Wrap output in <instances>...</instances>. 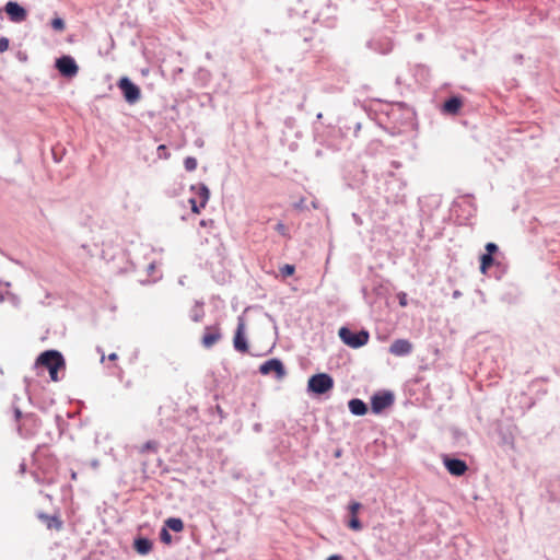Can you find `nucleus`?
Returning <instances> with one entry per match:
<instances>
[{
    "label": "nucleus",
    "mask_w": 560,
    "mask_h": 560,
    "mask_svg": "<svg viewBox=\"0 0 560 560\" xmlns=\"http://www.w3.org/2000/svg\"><path fill=\"white\" fill-rule=\"evenodd\" d=\"M334 387V380L326 373H318L308 378L307 390L316 395H323Z\"/></svg>",
    "instance_id": "nucleus-3"
},
{
    "label": "nucleus",
    "mask_w": 560,
    "mask_h": 560,
    "mask_svg": "<svg viewBox=\"0 0 560 560\" xmlns=\"http://www.w3.org/2000/svg\"><path fill=\"white\" fill-rule=\"evenodd\" d=\"M203 317V310L201 305L196 304L190 311V318L194 322H200Z\"/></svg>",
    "instance_id": "nucleus-21"
},
{
    "label": "nucleus",
    "mask_w": 560,
    "mask_h": 560,
    "mask_svg": "<svg viewBox=\"0 0 560 560\" xmlns=\"http://www.w3.org/2000/svg\"><path fill=\"white\" fill-rule=\"evenodd\" d=\"M480 271L486 273L488 268L493 264L494 259L490 254H483L480 259Z\"/></svg>",
    "instance_id": "nucleus-20"
},
{
    "label": "nucleus",
    "mask_w": 560,
    "mask_h": 560,
    "mask_svg": "<svg viewBox=\"0 0 560 560\" xmlns=\"http://www.w3.org/2000/svg\"><path fill=\"white\" fill-rule=\"evenodd\" d=\"M155 266L154 264H150L148 269H149V272H152L154 270Z\"/></svg>",
    "instance_id": "nucleus-36"
},
{
    "label": "nucleus",
    "mask_w": 560,
    "mask_h": 560,
    "mask_svg": "<svg viewBox=\"0 0 560 560\" xmlns=\"http://www.w3.org/2000/svg\"><path fill=\"white\" fill-rule=\"evenodd\" d=\"M443 463L448 472L453 476H463L468 469L466 463L462 459L444 456Z\"/></svg>",
    "instance_id": "nucleus-9"
},
{
    "label": "nucleus",
    "mask_w": 560,
    "mask_h": 560,
    "mask_svg": "<svg viewBox=\"0 0 560 560\" xmlns=\"http://www.w3.org/2000/svg\"><path fill=\"white\" fill-rule=\"evenodd\" d=\"M56 68L67 78L77 75L79 67L71 56H62L56 60Z\"/></svg>",
    "instance_id": "nucleus-5"
},
{
    "label": "nucleus",
    "mask_w": 560,
    "mask_h": 560,
    "mask_svg": "<svg viewBox=\"0 0 560 560\" xmlns=\"http://www.w3.org/2000/svg\"><path fill=\"white\" fill-rule=\"evenodd\" d=\"M276 231H277L279 234L283 235V236H287V235H288V229H287V226H285L283 223H281V222H279V223L276 225Z\"/></svg>",
    "instance_id": "nucleus-28"
},
{
    "label": "nucleus",
    "mask_w": 560,
    "mask_h": 560,
    "mask_svg": "<svg viewBox=\"0 0 560 560\" xmlns=\"http://www.w3.org/2000/svg\"><path fill=\"white\" fill-rule=\"evenodd\" d=\"M51 27L57 32H62L66 28L65 21L61 18H55L51 20Z\"/></svg>",
    "instance_id": "nucleus-22"
},
{
    "label": "nucleus",
    "mask_w": 560,
    "mask_h": 560,
    "mask_svg": "<svg viewBox=\"0 0 560 560\" xmlns=\"http://www.w3.org/2000/svg\"><path fill=\"white\" fill-rule=\"evenodd\" d=\"M411 351L412 345L407 339H397L389 347V352L396 357L408 355Z\"/></svg>",
    "instance_id": "nucleus-11"
},
{
    "label": "nucleus",
    "mask_w": 560,
    "mask_h": 560,
    "mask_svg": "<svg viewBox=\"0 0 560 560\" xmlns=\"http://www.w3.org/2000/svg\"><path fill=\"white\" fill-rule=\"evenodd\" d=\"M118 86L121 90L125 100L129 104H133L140 98V89L133 84L128 78H121L118 82Z\"/></svg>",
    "instance_id": "nucleus-4"
},
{
    "label": "nucleus",
    "mask_w": 560,
    "mask_h": 560,
    "mask_svg": "<svg viewBox=\"0 0 560 560\" xmlns=\"http://www.w3.org/2000/svg\"><path fill=\"white\" fill-rule=\"evenodd\" d=\"M361 508L362 505L359 502H351L348 506V511L350 513L348 527L354 532H360L363 528L362 523L358 518V513Z\"/></svg>",
    "instance_id": "nucleus-12"
},
{
    "label": "nucleus",
    "mask_w": 560,
    "mask_h": 560,
    "mask_svg": "<svg viewBox=\"0 0 560 560\" xmlns=\"http://www.w3.org/2000/svg\"><path fill=\"white\" fill-rule=\"evenodd\" d=\"M453 296H454V298H459V296H460V292H459V291H455V292L453 293Z\"/></svg>",
    "instance_id": "nucleus-37"
},
{
    "label": "nucleus",
    "mask_w": 560,
    "mask_h": 560,
    "mask_svg": "<svg viewBox=\"0 0 560 560\" xmlns=\"http://www.w3.org/2000/svg\"><path fill=\"white\" fill-rule=\"evenodd\" d=\"M160 537H161V540L165 544H171L172 541V536L171 534L168 533L167 528L166 527H163L162 530H161V534H160Z\"/></svg>",
    "instance_id": "nucleus-25"
},
{
    "label": "nucleus",
    "mask_w": 560,
    "mask_h": 560,
    "mask_svg": "<svg viewBox=\"0 0 560 560\" xmlns=\"http://www.w3.org/2000/svg\"><path fill=\"white\" fill-rule=\"evenodd\" d=\"M165 527L173 532L179 533L184 528V523L180 518L170 517L165 521Z\"/></svg>",
    "instance_id": "nucleus-18"
},
{
    "label": "nucleus",
    "mask_w": 560,
    "mask_h": 560,
    "mask_svg": "<svg viewBox=\"0 0 560 560\" xmlns=\"http://www.w3.org/2000/svg\"><path fill=\"white\" fill-rule=\"evenodd\" d=\"M15 416L19 418L21 416V411L19 409L15 410Z\"/></svg>",
    "instance_id": "nucleus-38"
},
{
    "label": "nucleus",
    "mask_w": 560,
    "mask_h": 560,
    "mask_svg": "<svg viewBox=\"0 0 560 560\" xmlns=\"http://www.w3.org/2000/svg\"><path fill=\"white\" fill-rule=\"evenodd\" d=\"M349 410L354 416H364L368 412L365 402L359 398H353L348 402Z\"/></svg>",
    "instance_id": "nucleus-14"
},
{
    "label": "nucleus",
    "mask_w": 560,
    "mask_h": 560,
    "mask_svg": "<svg viewBox=\"0 0 560 560\" xmlns=\"http://www.w3.org/2000/svg\"><path fill=\"white\" fill-rule=\"evenodd\" d=\"M37 364L47 368L50 378L57 382L58 370L65 365V361L60 352L56 350H48L38 357Z\"/></svg>",
    "instance_id": "nucleus-1"
},
{
    "label": "nucleus",
    "mask_w": 560,
    "mask_h": 560,
    "mask_svg": "<svg viewBox=\"0 0 560 560\" xmlns=\"http://www.w3.org/2000/svg\"><path fill=\"white\" fill-rule=\"evenodd\" d=\"M370 45L374 50L378 51L380 54H387L392 50V47H393V45L389 40H386L384 44H380V45H378V42L372 40L370 43Z\"/></svg>",
    "instance_id": "nucleus-19"
},
{
    "label": "nucleus",
    "mask_w": 560,
    "mask_h": 560,
    "mask_svg": "<svg viewBox=\"0 0 560 560\" xmlns=\"http://www.w3.org/2000/svg\"><path fill=\"white\" fill-rule=\"evenodd\" d=\"M9 48V39L7 37L0 38V52L8 50Z\"/></svg>",
    "instance_id": "nucleus-29"
},
{
    "label": "nucleus",
    "mask_w": 560,
    "mask_h": 560,
    "mask_svg": "<svg viewBox=\"0 0 560 560\" xmlns=\"http://www.w3.org/2000/svg\"><path fill=\"white\" fill-rule=\"evenodd\" d=\"M71 478H72V479H75V478H77V474H75V472H72Z\"/></svg>",
    "instance_id": "nucleus-40"
},
{
    "label": "nucleus",
    "mask_w": 560,
    "mask_h": 560,
    "mask_svg": "<svg viewBox=\"0 0 560 560\" xmlns=\"http://www.w3.org/2000/svg\"><path fill=\"white\" fill-rule=\"evenodd\" d=\"M184 166L186 171L192 172L197 168V160L192 156H188L184 161Z\"/></svg>",
    "instance_id": "nucleus-23"
},
{
    "label": "nucleus",
    "mask_w": 560,
    "mask_h": 560,
    "mask_svg": "<svg viewBox=\"0 0 560 560\" xmlns=\"http://www.w3.org/2000/svg\"><path fill=\"white\" fill-rule=\"evenodd\" d=\"M322 116H323V115H322V113H319V114L317 115V118H318V119H320V118H322Z\"/></svg>",
    "instance_id": "nucleus-41"
},
{
    "label": "nucleus",
    "mask_w": 560,
    "mask_h": 560,
    "mask_svg": "<svg viewBox=\"0 0 560 560\" xmlns=\"http://www.w3.org/2000/svg\"><path fill=\"white\" fill-rule=\"evenodd\" d=\"M191 189L196 190V194L200 201V207H206V205L209 200V197H210V191H209L208 187L203 184H200L198 186H192Z\"/></svg>",
    "instance_id": "nucleus-15"
},
{
    "label": "nucleus",
    "mask_w": 560,
    "mask_h": 560,
    "mask_svg": "<svg viewBox=\"0 0 560 560\" xmlns=\"http://www.w3.org/2000/svg\"><path fill=\"white\" fill-rule=\"evenodd\" d=\"M338 335L345 345L353 349H358L366 345L370 337L366 330L355 332L347 327H341Z\"/></svg>",
    "instance_id": "nucleus-2"
},
{
    "label": "nucleus",
    "mask_w": 560,
    "mask_h": 560,
    "mask_svg": "<svg viewBox=\"0 0 560 560\" xmlns=\"http://www.w3.org/2000/svg\"><path fill=\"white\" fill-rule=\"evenodd\" d=\"M108 359H109L110 361H115V360L117 359V354H116V353H110V354L108 355Z\"/></svg>",
    "instance_id": "nucleus-34"
},
{
    "label": "nucleus",
    "mask_w": 560,
    "mask_h": 560,
    "mask_svg": "<svg viewBox=\"0 0 560 560\" xmlns=\"http://www.w3.org/2000/svg\"><path fill=\"white\" fill-rule=\"evenodd\" d=\"M486 250H487L486 254L492 255L493 253H495L498 250V246L494 243H488L486 245Z\"/></svg>",
    "instance_id": "nucleus-30"
},
{
    "label": "nucleus",
    "mask_w": 560,
    "mask_h": 560,
    "mask_svg": "<svg viewBox=\"0 0 560 560\" xmlns=\"http://www.w3.org/2000/svg\"><path fill=\"white\" fill-rule=\"evenodd\" d=\"M52 523L55 524L56 527H60V522L55 517L49 518L48 527H51Z\"/></svg>",
    "instance_id": "nucleus-31"
},
{
    "label": "nucleus",
    "mask_w": 560,
    "mask_h": 560,
    "mask_svg": "<svg viewBox=\"0 0 560 560\" xmlns=\"http://www.w3.org/2000/svg\"><path fill=\"white\" fill-rule=\"evenodd\" d=\"M294 270H295V267L293 265L287 264L283 267H281L280 272L283 277H289L294 273Z\"/></svg>",
    "instance_id": "nucleus-24"
},
{
    "label": "nucleus",
    "mask_w": 560,
    "mask_h": 560,
    "mask_svg": "<svg viewBox=\"0 0 560 560\" xmlns=\"http://www.w3.org/2000/svg\"><path fill=\"white\" fill-rule=\"evenodd\" d=\"M259 372L264 375L275 373L278 380L285 375L284 366L278 359H270L259 366Z\"/></svg>",
    "instance_id": "nucleus-8"
},
{
    "label": "nucleus",
    "mask_w": 560,
    "mask_h": 560,
    "mask_svg": "<svg viewBox=\"0 0 560 560\" xmlns=\"http://www.w3.org/2000/svg\"><path fill=\"white\" fill-rule=\"evenodd\" d=\"M104 360H105V357H104V354H102L101 361L104 362Z\"/></svg>",
    "instance_id": "nucleus-42"
},
{
    "label": "nucleus",
    "mask_w": 560,
    "mask_h": 560,
    "mask_svg": "<svg viewBox=\"0 0 560 560\" xmlns=\"http://www.w3.org/2000/svg\"><path fill=\"white\" fill-rule=\"evenodd\" d=\"M394 402V396L389 392L375 394L371 399L372 411L380 413Z\"/></svg>",
    "instance_id": "nucleus-6"
},
{
    "label": "nucleus",
    "mask_w": 560,
    "mask_h": 560,
    "mask_svg": "<svg viewBox=\"0 0 560 560\" xmlns=\"http://www.w3.org/2000/svg\"><path fill=\"white\" fill-rule=\"evenodd\" d=\"M189 203H190V206H191V211H192L194 213H199V212H200V210L203 208V207H200V202H199V203H197V200H196V199H194V198H190V199H189Z\"/></svg>",
    "instance_id": "nucleus-27"
},
{
    "label": "nucleus",
    "mask_w": 560,
    "mask_h": 560,
    "mask_svg": "<svg viewBox=\"0 0 560 560\" xmlns=\"http://www.w3.org/2000/svg\"><path fill=\"white\" fill-rule=\"evenodd\" d=\"M156 152H158V156L160 159H167L170 155L167 148L164 144L159 145L156 149Z\"/></svg>",
    "instance_id": "nucleus-26"
},
{
    "label": "nucleus",
    "mask_w": 560,
    "mask_h": 560,
    "mask_svg": "<svg viewBox=\"0 0 560 560\" xmlns=\"http://www.w3.org/2000/svg\"><path fill=\"white\" fill-rule=\"evenodd\" d=\"M462 106V101L458 97H451L444 103V110L450 114H456Z\"/></svg>",
    "instance_id": "nucleus-17"
},
{
    "label": "nucleus",
    "mask_w": 560,
    "mask_h": 560,
    "mask_svg": "<svg viewBox=\"0 0 560 560\" xmlns=\"http://www.w3.org/2000/svg\"><path fill=\"white\" fill-rule=\"evenodd\" d=\"M221 338V334L215 327H207L206 332L202 337V345L205 348H211Z\"/></svg>",
    "instance_id": "nucleus-13"
},
{
    "label": "nucleus",
    "mask_w": 560,
    "mask_h": 560,
    "mask_svg": "<svg viewBox=\"0 0 560 560\" xmlns=\"http://www.w3.org/2000/svg\"><path fill=\"white\" fill-rule=\"evenodd\" d=\"M4 11L9 15L10 21L13 23H21L27 18L26 10L15 1L7 2Z\"/></svg>",
    "instance_id": "nucleus-7"
},
{
    "label": "nucleus",
    "mask_w": 560,
    "mask_h": 560,
    "mask_svg": "<svg viewBox=\"0 0 560 560\" xmlns=\"http://www.w3.org/2000/svg\"><path fill=\"white\" fill-rule=\"evenodd\" d=\"M233 345L236 351L244 353L248 350L247 340L245 338V324L241 318L234 336Z\"/></svg>",
    "instance_id": "nucleus-10"
},
{
    "label": "nucleus",
    "mask_w": 560,
    "mask_h": 560,
    "mask_svg": "<svg viewBox=\"0 0 560 560\" xmlns=\"http://www.w3.org/2000/svg\"><path fill=\"white\" fill-rule=\"evenodd\" d=\"M354 221L358 223V224H361V219L359 215H357L355 213L352 214Z\"/></svg>",
    "instance_id": "nucleus-33"
},
{
    "label": "nucleus",
    "mask_w": 560,
    "mask_h": 560,
    "mask_svg": "<svg viewBox=\"0 0 560 560\" xmlns=\"http://www.w3.org/2000/svg\"><path fill=\"white\" fill-rule=\"evenodd\" d=\"M135 549L140 555H148L152 549V542L148 538H138L135 540Z\"/></svg>",
    "instance_id": "nucleus-16"
},
{
    "label": "nucleus",
    "mask_w": 560,
    "mask_h": 560,
    "mask_svg": "<svg viewBox=\"0 0 560 560\" xmlns=\"http://www.w3.org/2000/svg\"><path fill=\"white\" fill-rule=\"evenodd\" d=\"M25 470V464H21V471L23 472Z\"/></svg>",
    "instance_id": "nucleus-39"
},
{
    "label": "nucleus",
    "mask_w": 560,
    "mask_h": 560,
    "mask_svg": "<svg viewBox=\"0 0 560 560\" xmlns=\"http://www.w3.org/2000/svg\"><path fill=\"white\" fill-rule=\"evenodd\" d=\"M399 304H400L401 306H406V305H407L406 294H405V293H402V294L400 295V298H399Z\"/></svg>",
    "instance_id": "nucleus-32"
},
{
    "label": "nucleus",
    "mask_w": 560,
    "mask_h": 560,
    "mask_svg": "<svg viewBox=\"0 0 560 560\" xmlns=\"http://www.w3.org/2000/svg\"><path fill=\"white\" fill-rule=\"evenodd\" d=\"M327 560H341L339 556H330Z\"/></svg>",
    "instance_id": "nucleus-35"
}]
</instances>
